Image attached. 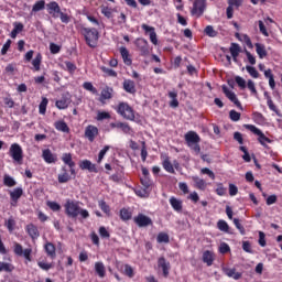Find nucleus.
<instances>
[{
	"instance_id": "nucleus-57",
	"label": "nucleus",
	"mask_w": 282,
	"mask_h": 282,
	"mask_svg": "<svg viewBox=\"0 0 282 282\" xmlns=\"http://www.w3.org/2000/svg\"><path fill=\"white\" fill-rule=\"evenodd\" d=\"M258 25H259V30H260L261 34H263V36H270V33H268V29H265V24L263 23V21L259 20Z\"/></svg>"
},
{
	"instance_id": "nucleus-18",
	"label": "nucleus",
	"mask_w": 282,
	"mask_h": 282,
	"mask_svg": "<svg viewBox=\"0 0 282 282\" xmlns=\"http://www.w3.org/2000/svg\"><path fill=\"white\" fill-rule=\"evenodd\" d=\"M235 37L241 43H245L247 47H249V50H252V47H254V45H252V40H250V36L248 34L235 33Z\"/></svg>"
},
{
	"instance_id": "nucleus-54",
	"label": "nucleus",
	"mask_w": 282,
	"mask_h": 282,
	"mask_svg": "<svg viewBox=\"0 0 282 282\" xmlns=\"http://www.w3.org/2000/svg\"><path fill=\"white\" fill-rule=\"evenodd\" d=\"M99 208H101V210L106 213V215H109V213H111L109 205H107L105 200H99Z\"/></svg>"
},
{
	"instance_id": "nucleus-24",
	"label": "nucleus",
	"mask_w": 282,
	"mask_h": 282,
	"mask_svg": "<svg viewBox=\"0 0 282 282\" xmlns=\"http://www.w3.org/2000/svg\"><path fill=\"white\" fill-rule=\"evenodd\" d=\"M123 89L128 94H135V83L133 80L127 79L123 82Z\"/></svg>"
},
{
	"instance_id": "nucleus-40",
	"label": "nucleus",
	"mask_w": 282,
	"mask_h": 282,
	"mask_svg": "<svg viewBox=\"0 0 282 282\" xmlns=\"http://www.w3.org/2000/svg\"><path fill=\"white\" fill-rule=\"evenodd\" d=\"M163 169H165L167 173H175V169H173V164L169 158L163 161Z\"/></svg>"
},
{
	"instance_id": "nucleus-47",
	"label": "nucleus",
	"mask_w": 282,
	"mask_h": 282,
	"mask_svg": "<svg viewBox=\"0 0 282 282\" xmlns=\"http://www.w3.org/2000/svg\"><path fill=\"white\" fill-rule=\"evenodd\" d=\"M84 89H86L87 91H91V94H98V90L96 89V87H94V84L89 83V82H85L83 85Z\"/></svg>"
},
{
	"instance_id": "nucleus-23",
	"label": "nucleus",
	"mask_w": 282,
	"mask_h": 282,
	"mask_svg": "<svg viewBox=\"0 0 282 282\" xmlns=\"http://www.w3.org/2000/svg\"><path fill=\"white\" fill-rule=\"evenodd\" d=\"M254 47L259 58H265V56H268V51L265 50L264 44L256 43Z\"/></svg>"
},
{
	"instance_id": "nucleus-60",
	"label": "nucleus",
	"mask_w": 282,
	"mask_h": 282,
	"mask_svg": "<svg viewBox=\"0 0 282 282\" xmlns=\"http://www.w3.org/2000/svg\"><path fill=\"white\" fill-rule=\"evenodd\" d=\"M120 216H121V219H123L124 221L131 219V213H129V210L127 209H121Z\"/></svg>"
},
{
	"instance_id": "nucleus-31",
	"label": "nucleus",
	"mask_w": 282,
	"mask_h": 282,
	"mask_svg": "<svg viewBox=\"0 0 282 282\" xmlns=\"http://www.w3.org/2000/svg\"><path fill=\"white\" fill-rule=\"evenodd\" d=\"M170 204H171L172 208H174L176 210V213H181V210H182V200H180L175 197H171L170 198Z\"/></svg>"
},
{
	"instance_id": "nucleus-10",
	"label": "nucleus",
	"mask_w": 282,
	"mask_h": 282,
	"mask_svg": "<svg viewBox=\"0 0 282 282\" xmlns=\"http://www.w3.org/2000/svg\"><path fill=\"white\" fill-rule=\"evenodd\" d=\"M223 272L226 276L234 279L235 281H239V279L243 276V273L237 272V269L235 268H223Z\"/></svg>"
},
{
	"instance_id": "nucleus-34",
	"label": "nucleus",
	"mask_w": 282,
	"mask_h": 282,
	"mask_svg": "<svg viewBox=\"0 0 282 282\" xmlns=\"http://www.w3.org/2000/svg\"><path fill=\"white\" fill-rule=\"evenodd\" d=\"M62 160L64 163L67 164V166H69V169H74L76 166V163H74V161H72V154H69V153L63 154Z\"/></svg>"
},
{
	"instance_id": "nucleus-61",
	"label": "nucleus",
	"mask_w": 282,
	"mask_h": 282,
	"mask_svg": "<svg viewBox=\"0 0 282 282\" xmlns=\"http://www.w3.org/2000/svg\"><path fill=\"white\" fill-rule=\"evenodd\" d=\"M50 51H51V54H58V52H61V46H58V44L51 43Z\"/></svg>"
},
{
	"instance_id": "nucleus-15",
	"label": "nucleus",
	"mask_w": 282,
	"mask_h": 282,
	"mask_svg": "<svg viewBox=\"0 0 282 282\" xmlns=\"http://www.w3.org/2000/svg\"><path fill=\"white\" fill-rule=\"evenodd\" d=\"M79 167L82 171H89L90 173H98V169H96V164L91 163L89 160H84L79 163Z\"/></svg>"
},
{
	"instance_id": "nucleus-55",
	"label": "nucleus",
	"mask_w": 282,
	"mask_h": 282,
	"mask_svg": "<svg viewBox=\"0 0 282 282\" xmlns=\"http://www.w3.org/2000/svg\"><path fill=\"white\" fill-rule=\"evenodd\" d=\"M259 246H261V248H265L267 242H265V232L263 231H259V240H258Z\"/></svg>"
},
{
	"instance_id": "nucleus-33",
	"label": "nucleus",
	"mask_w": 282,
	"mask_h": 282,
	"mask_svg": "<svg viewBox=\"0 0 282 282\" xmlns=\"http://www.w3.org/2000/svg\"><path fill=\"white\" fill-rule=\"evenodd\" d=\"M169 96L172 99V101L170 102V107H173V109L180 107V101H177V93L176 91H170Z\"/></svg>"
},
{
	"instance_id": "nucleus-11",
	"label": "nucleus",
	"mask_w": 282,
	"mask_h": 282,
	"mask_svg": "<svg viewBox=\"0 0 282 282\" xmlns=\"http://www.w3.org/2000/svg\"><path fill=\"white\" fill-rule=\"evenodd\" d=\"M46 8L48 10V14H52L53 19H58L62 11H61V7L56 2L47 3Z\"/></svg>"
},
{
	"instance_id": "nucleus-25",
	"label": "nucleus",
	"mask_w": 282,
	"mask_h": 282,
	"mask_svg": "<svg viewBox=\"0 0 282 282\" xmlns=\"http://www.w3.org/2000/svg\"><path fill=\"white\" fill-rule=\"evenodd\" d=\"M95 272L100 276V279H105L107 271L105 270V264L102 262L95 263Z\"/></svg>"
},
{
	"instance_id": "nucleus-9",
	"label": "nucleus",
	"mask_w": 282,
	"mask_h": 282,
	"mask_svg": "<svg viewBox=\"0 0 282 282\" xmlns=\"http://www.w3.org/2000/svg\"><path fill=\"white\" fill-rule=\"evenodd\" d=\"M134 223L140 227L144 228L147 226H151L153 221L149 216H145L144 214H139L137 217H134Z\"/></svg>"
},
{
	"instance_id": "nucleus-39",
	"label": "nucleus",
	"mask_w": 282,
	"mask_h": 282,
	"mask_svg": "<svg viewBox=\"0 0 282 282\" xmlns=\"http://www.w3.org/2000/svg\"><path fill=\"white\" fill-rule=\"evenodd\" d=\"M229 118L232 120V122H239L241 120V113L237 110H230Z\"/></svg>"
},
{
	"instance_id": "nucleus-26",
	"label": "nucleus",
	"mask_w": 282,
	"mask_h": 282,
	"mask_svg": "<svg viewBox=\"0 0 282 282\" xmlns=\"http://www.w3.org/2000/svg\"><path fill=\"white\" fill-rule=\"evenodd\" d=\"M23 195V188L18 187L14 188L12 192H10V197L12 199V202H19V199H21V196Z\"/></svg>"
},
{
	"instance_id": "nucleus-41",
	"label": "nucleus",
	"mask_w": 282,
	"mask_h": 282,
	"mask_svg": "<svg viewBox=\"0 0 282 282\" xmlns=\"http://www.w3.org/2000/svg\"><path fill=\"white\" fill-rule=\"evenodd\" d=\"M203 261L204 263H207V265H213V253H210V251H205L203 254Z\"/></svg>"
},
{
	"instance_id": "nucleus-50",
	"label": "nucleus",
	"mask_w": 282,
	"mask_h": 282,
	"mask_svg": "<svg viewBox=\"0 0 282 282\" xmlns=\"http://www.w3.org/2000/svg\"><path fill=\"white\" fill-rule=\"evenodd\" d=\"M242 250L245 252H248L249 254H253L254 251H252V245L250 243V241H243L242 242Z\"/></svg>"
},
{
	"instance_id": "nucleus-5",
	"label": "nucleus",
	"mask_w": 282,
	"mask_h": 282,
	"mask_svg": "<svg viewBox=\"0 0 282 282\" xmlns=\"http://www.w3.org/2000/svg\"><path fill=\"white\" fill-rule=\"evenodd\" d=\"M118 113H120V116H122L126 120H135L133 109L124 102L119 105Z\"/></svg>"
},
{
	"instance_id": "nucleus-13",
	"label": "nucleus",
	"mask_w": 282,
	"mask_h": 282,
	"mask_svg": "<svg viewBox=\"0 0 282 282\" xmlns=\"http://www.w3.org/2000/svg\"><path fill=\"white\" fill-rule=\"evenodd\" d=\"M57 109H67L69 105H72V98L69 97V94L63 95L59 100L56 101Z\"/></svg>"
},
{
	"instance_id": "nucleus-51",
	"label": "nucleus",
	"mask_w": 282,
	"mask_h": 282,
	"mask_svg": "<svg viewBox=\"0 0 282 282\" xmlns=\"http://www.w3.org/2000/svg\"><path fill=\"white\" fill-rule=\"evenodd\" d=\"M110 147L109 145H105V148L102 150H100L99 155H98V164H100L102 162V159L105 158V155H107V151H109Z\"/></svg>"
},
{
	"instance_id": "nucleus-8",
	"label": "nucleus",
	"mask_w": 282,
	"mask_h": 282,
	"mask_svg": "<svg viewBox=\"0 0 282 282\" xmlns=\"http://www.w3.org/2000/svg\"><path fill=\"white\" fill-rule=\"evenodd\" d=\"M14 252L15 254H18L19 257H24L26 259V261H32L31 254H32V249H24L21 245H19L18 242L14 243Z\"/></svg>"
},
{
	"instance_id": "nucleus-19",
	"label": "nucleus",
	"mask_w": 282,
	"mask_h": 282,
	"mask_svg": "<svg viewBox=\"0 0 282 282\" xmlns=\"http://www.w3.org/2000/svg\"><path fill=\"white\" fill-rule=\"evenodd\" d=\"M113 94V88L106 87L101 90V95L99 101L105 104L106 100H111V96Z\"/></svg>"
},
{
	"instance_id": "nucleus-14",
	"label": "nucleus",
	"mask_w": 282,
	"mask_h": 282,
	"mask_svg": "<svg viewBox=\"0 0 282 282\" xmlns=\"http://www.w3.org/2000/svg\"><path fill=\"white\" fill-rule=\"evenodd\" d=\"M185 141L187 142L188 147H193V144H199V135L196 134L195 131H188L185 134Z\"/></svg>"
},
{
	"instance_id": "nucleus-1",
	"label": "nucleus",
	"mask_w": 282,
	"mask_h": 282,
	"mask_svg": "<svg viewBox=\"0 0 282 282\" xmlns=\"http://www.w3.org/2000/svg\"><path fill=\"white\" fill-rule=\"evenodd\" d=\"M65 213L73 219H76L78 215L83 217V219H87L89 217V212L87 209L80 208V203L76 200L68 199L66 200V204L64 205Z\"/></svg>"
},
{
	"instance_id": "nucleus-7",
	"label": "nucleus",
	"mask_w": 282,
	"mask_h": 282,
	"mask_svg": "<svg viewBox=\"0 0 282 282\" xmlns=\"http://www.w3.org/2000/svg\"><path fill=\"white\" fill-rule=\"evenodd\" d=\"M134 44L137 45L139 52H141V56H149V42H147V40L139 37L134 41Z\"/></svg>"
},
{
	"instance_id": "nucleus-32",
	"label": "nucleus",
	"mask_w": 282,
	"mask_h": 282,
	"mask_svg": "<svg viewBox=\"0 0 282 282\" xmlns=\"http://www.w3.org/2000/svg\"><path fill=\"white\" fill-rule=\"evenodd\" d=\"M192 180L195 183L196 188H199V191H204L206 188V181H204L203 178H199L198 176H193Z\"/></svg>"
},
{
	"instance_id": "nucleus-6",
	"label": "nucleus",
	"mask_w": 282,
	"mask_h": 282,
	"mask_svg": "<svg viewBox=\"0 0 282 282\" xmlns=\"http://www.w3.org/2000/svg\"><path fill=\"white\" fill-rule=\"evenodd\" d=\"M223 91L226 96V98H228V100H230V102H234V105H236V107H238V109H243V107L241 106V101H239V98H237V95L228 89V87L224 86L223 87Z\"/></svg>"
},
{
	"instance_id": "nucleus-29",
	"label": "nucleus",
	"mask_w": 282,
	"mask_h": 282,
	"mask_svg": "<svg viewBox=\"0 0 282 282\" xmlns=\"http://www.w3.org/2000/svg\"><path fill=\"white\" fill-rule=\"evenodd\" d=\"M264 96L267 97V105H268L269 109L271 111H274V113H276V116H279V108H276V106L274 105L272 97H270V95H268V93H265Z\"/></svg>"
},
{
	"instance_id": "nucleus-38",
	"label": "nucleus",
	"mask_w": 282,
	"mask_h": 282,
	"mask_svg": "<svg viewBox=\"0 0 282 282\" xmlns=\"http://www.w3.org/2000/svg\"><path fill=\"white\" fill-rule=\"evenodd\" d=\"M41 10H45V0H39L32 8V12H41Z\"/></svg>"
},
{
	"instance_id": "nucleus-48",
	"label": "nucleus",
	"mask_w": 282,
	"mask_h": 282,
	"mask_svg": "<svg viewBox=\"0 0 282 282\" xmlns=\"http://www.w3.org/2000/svg\"><path fill=\"white\" fill-rule=\"evenodd\" d=\"M46 206H48V208H51V210H53L54 213H58V210H61V205L56 202H47Z\"/></svg>"
},
{
	"instance_id": "nucleus-52",
	"label": "nucleus",
	"mask_w": 282,
	"mask_h": 282,
	"mask_svg": "<svg viewBox=\"0 0 282 282\" xmlns=\"http://www.w3.org/2000/svg\"><path fill=\"white\" fill-rule=\"evenodd\" d=\"M4 185L12 187V186H17V181H14V178H12V176H4Z\"/></svg>"
},
{
	"instance_id": "nucleus-63",
	"label": "nucleus",
	"mask_w": 282,
	"mask_h": 282,
	"mask_svg": "<svg viewBox=\"0 0 282 282\" xmlns=\"http://www.w3.org/2000/svg\"><path fill=\"white\" fill-rule=\"evenodd\" d=\"M247 87L251 91V94H257V87L254 86V82H252V79H249L247 82Z\"/></svg>"
},
{
	"instance_id": "nucleus-56",
	"label": "nucleus",
	"mask_w": 282,
	"mask_h": 282,
	"mask_svg": "<svg viewBox=\"0 0 282 282\" xmlns=\"http://www.w3.org/2000/svg\"><path fill=\"white\" fill-rule=\"evenodd\" d=\"M0 272H12V265L10 263L0 262Z\"/></svg>"
},
{
	"instance_id": "nucleus-62",
	"label": "nucleus",
	"mask_w": 282,
	"mask_h": 282,
	"mask_svg": "<svg viewBox=\"0 0 282 282\" xmlns=\"http://www.w3.org/2000/svg\"><path fill=\"white\" fill-rule=\"evenodd\" d=\"M109 118H111V115H109V112H98L97 115V120H109Z\"/></svg>"
},
{
	"instance_id": "nucleus-21",
	"label": "nucleus",
	"mask_w": 282,
	"mask_h": 282,
	"mask_svg": "<svg viewBox=\"0 0 282 282\" xmlns=\"http://www.w3.org/2000/svg\"><path fill=\"white\" fill-rule=\"evenodd\" d=\"M229 52H230L234 61L237 62L239 54H241V46L237 43H231L230 47H229Z\"/></svg>"
},
{
	"instance_id": "nucleus-45",
	"label": "nucleus",
	"mask_w": 282,
	"mask_h": 282,
	"mask_svg": "<svg viewBox=\"0 0 282 282\" xmlns=\"http://www.w3.org/2000/svg\"><path fill=\"white\" fill-rule=\"evenodd\" d=\"M69 174H67V170L64 169V173L58 175V182L59 184H65L69 182Z\"/></svg>"
},
{
	"instance_id": "nucleus-2",
	"label": "nucleus",
	"mask_w": 282,
	"mask_h": 282,
	"mask_svg": "<svg viewBox=\"0 0 282 282\" xmlns=\"http://www.w3.org/2000/svg\"><path fill=\"white\" fill-rule=\"evenodd\" d=\"M243 128L251 131V133L254 135H258V142L261 144V147L264 149H270L268 144H272V139L265 137L261 129L257 128L254 124H243Z\"/></svg>"
},
{
	"instance_id": "nucleus-3",
	"label": "nucleus",
	"mask_w": 282,
	"mask_h": 282,
	"mask_svg": "<svg viewBox=\"0 0 282 282\" xmlns=\"http://www.w3.org/2000/svg\"><path fill=\"white\" fill-rule=\"evenodd\" d=\"M84 35H85V40L87 45H89V47H96V45H98V30L96 29H84Z\"/></svg>"
},
{
	"instance_id": "nucleus-22",
	"label": "nucleus",
	"mask_w": 282,
	"mask_h": 282,
	"mask_svg": "<svg viewBox=\"0 0 282 282\" xmlns=\"http://www.w3.org/2000/svg\"><path fill=\"white\" fill-rule=\"evenodd\" d=\"M111 129H121L123 133H130L131 127H129V123L124 122H115L110 123Z\"/></svg>"
},
{
	"instance_id": "nucleus-58",
	"label": "nucleus",
	"mask_w": 282,
	"mask_h": 282,
	"mask_svg": "<svg viewBox=\"0 0 282 282\" xmlns=\"http://www.w3.org/2000/svg\"><path fill=\"white\" fill-rule=\"evenodd\" d=\"M237 193H239V188L237 187V185L230 183L229 184V195H230V197H235V195H237Z\"/></svg>"
},
{
	"instance_id": "nucleus-17",
	"label": "nucleus",
	"mask_w": 282,
	"mask_h": 282,
	"mask_svg": "<svg viewBox=\"0 0 282 282\" xmlns=\"http://www.w3.org/2000/svg\"><path fill=\"white\" fill-rule=\"evenodd\" d=\"M42 158L47 164L56 163V154L52 153L50 149L43 150Z\"/></svg>"
},
{
	"instance_id": "nucleus-59",
	"label": "nucleus",
	"mask_w": 282,
	"mask_h": 282,
	"mask_svg": "<svg viewBox=\"0 0 282 282\" xmlns=\"http://www.w3.org/2000/svg\"><path fill=\"white\" fill-rule=\"evenodd\" d=\"M235 80H236L238 87H240V89H246V79H243V78L240 77V76H237V77L235 78Z\"/></svg>"
},
{
	"instance_id": "nucleus-20",
	"label": "nucleus",
	"mask_w": 282,
	"mask_h": 282,
	"mask_svg": "<svg viewBox=\"0 0 282 282\" xmlns=\"http://www.w3.org/2000/svg\"><path fill=\"white\" fill-rule=\"evenodd\" d=\"M159 268L163 270V276H169V270H171V263L166 262V259L160 258L158 261Z\"/></svg>"
},
{
	"instance_id": "nucleus-12",
	"label": "nucleus",
	"mask_w": 282,
	"mask_h": 282,
	"mask_svg": "<svg viewBox=\"0 0 282 282\" xmlns=\"http://www.w3.org/2000/svg\"><path fill=\"white\" fill-rule=\"evenodd\" d=\"M206 8V1L204 0H195L194 7L192 10V14H197V17H200V14H204V9Z\"/></svg>"
},
{
	"instance_id": "nucleus-36",
	"label": "nucleus",
	"mask_w": 282,
	"mask_h": 282,
	"mask_svg": "<svg viewBox=\"0 0 282 282\" xmlns=\"http://www.w3.org/2000/svg\"><path fill=\"white\" fill-rule=\"evenodd\" d=\"M217 228L221 232H229L230 230V226H228V223H226V220H218Z\"/></svg>"
},
{
	"instance_id": "nucleus-16",
	"label": "nucleus",
	"mask_w": 282,
	"mask_h": 282,
	"mask_svg": "<svg viewBox=\"0 0 282 282\" xmlns=\"http://www.w3.org/2000/svg\"><path fill=\"white\" fill-rule=\"evenodd\" d=\"M96 135H98V128L95 126H88L85 130V137L89 142H94V140H96Z\"/></svg>"
},
{
	"instance_id": "nucleus-64",
	"label": "nucleus",
	"mask_w": 282,
	"mask_h": 282,
	"mask_svg": "<svg viewBox=\"0 0 282 282\" xmlns=\"http://www.w3.org/2000/svg\"><path fill=\"white\" fill-rule=\"evenodd\" d=\"M276 199H278V197L274 194L268 196V198H267V206H272V204H276Z\"/></svg>"
},
{
	"instance_id": "nucleus-35",
	"label": "nucleus",
	"mask_w": 282,
	"mask_h": 282,
	"mask_svg": "<svg viewBox=\"0 0 282 282\" xmlns=\"http://www.w3.org/2000/svg\"><path fill=\"white\" fill-rule=\"evenodd\" d=\"M55 128L57 129V131H63V133L69 132V127H67V123H65V121L55 122Z\"/></svg>"
},
{
	"instance_id": "nucleus-30",
	"label": "nucleus",
	"mask_w": 282,
	"mask_h": 282,
	"mask_svg": "<svg viewBox=\"0 0 282 282\" xmlns=\"http://www.w3.org/2000/svg\"><path fill=\"white\" fill-rule=\"evenodd\" d=\"M120 54L122 56L123 63L126 65H131V58H129V50H127V47H124V46H121Z\"/></svg>"
},
{
	"instance_id": "nucleus-46",
	"label": "nucleus",
	"mask_w": 282,
	"mask_h": 282,
	"mask_svg": "<svg viewBox=\"0 0 282 282\" xmlns=\"http://www.w3.org/2000/svg\"><path fill=\"white\" fill-rule=\"evenodd\" d=\"M218 251L220 252V254H228V252H230V246L226 242H221Z\"/></svg>"
},
{
	"instance_id": "nucleus-44",
	"label": "nucleus",
	"mask_w": 282,
	"mask_h": 282,
	"mask_svg": "<svg viewBox=\"0 0 282 282\" xmlns=\"http://www.w3.org/2000/svg\"><path fill=\"white\" fill-rule=\"evenodd\" d=\"M252 120L257 122V124H261L265 118L263 117V113L261 112H253L252 113Z\"/></svg>"
},
{
	"instance_id": "nucleus-28",
	"label": "nucleus",
	"mask_w": 282,
	"mask_h": 282,
	"mask_svg": "<svg viewBox=\"0 0 282 282\" xmlns=\"http://www.w3.org/2000/svg\"><path fill=\"white\" fill-rule=\"evenodd\" d=\"M28 234L33 239H39V228L34 225H28L26 226Z\"/></svg>"
},
{
	"instance_id": "nucleus-43",
	"label": "nucleus",
	"mask_w": 282,
	"mask_h": 282,
	"mask_svg": "<svg viewBox=\"0 0 282 282\" xmlns=\"http://www.w3.org/2000/svg\"><path fill=\"white\" fill-rule=\"evenodd\" d=\"M246 69L252 78H259V70L254 66H246Z\"/></svg>"
},
{
	"instance_id": "nucleus-53",
	"label": "nucleus",
	"mask_w": 282,
	"mask_h": 282,
	"mask_svg": "<svg viewBox=\"0 0 282 282\" xmlns=\"http://www.w3.org/2000/svg\"><path fill=\"white\" fill-rule=\"evenodd\" d=\"M156 240L159 243H169V235L161 232L158 235Z\"/></svg>"
},
{
	"instance_id": "nucleus-42",
	"label": "nucleus",
	"mask_w": 282,
	"mask_h": 282,
	"mask_svg": "<svg viewBox=\"0 0 282 282\" xmlns=\"http://www.w3.org/2000/svg\"><path fill=\"white\" fill-rule=\"evenodd\" d=\"M234 225L236 226L237 230H239L240 235H246V228L241 225L239 218H234Z\"/></svg>"
},
{
	"instance_id": "nucleus-4",
	"label": "nucleus",
	"mask_w": 282,
	"mask_h": 282,
	"mask_svg": "<svg viewBox=\"0 0 282 282\" xmlns=\"http://www.w3.org/2000/svg\"><path fill=\"white\" fill-rule=\"evenodd\" d=\"M9 155L12 158V160H14V162H18V164L23 163V149H21L19 143L11 144Z\"/></svg>"
},
{
	"instance_id": "nucleus-37",
	"label": "nucleus",
	"mask_w": 282,
	"mask_h": 282,
	"mask_svg": "<svg viewBox=\"0 0 282 282\" xmlns=\"http://www.w3.org/2000/svg\"><path fill=\"white\" fill-rule=\"evenodd\" d=\"M43 56H41V53H39L35 58L32 61V65L35 69V72H40L41 70V61H42Z\"/></svg>"
},
{
	"instance_id": "nucleus-49",
	"label": "nucleus",
	"mask_w": 282,
	"mask_h": 282,
	"mask_svg": "<svg viewBox=\"0 0 282 282\" xmlns=\"http://www.w3.org/2000/svg\"><path fill=\"white\" fill-rule=\"evenodd\" d=\"M45 111H47V98L44 97L40 104V113L45 116Z\"/></svg>"
},
{
	"instance_id": "nucleus-27",
	"label": "nucleus",
	"mask_w": 282,
	"mask_h": 282,
	"mask_svg": "<svg viewBox=\"0 0 282 282\" xmlns=\"http://www.w3.org/2000/svg\"><path fill=\"white\" fill-rule=\"evenodd\" d=\"M44 248L51 259H56V247L52 242H47Z\"/></svg>"
}]
</instances>
